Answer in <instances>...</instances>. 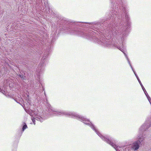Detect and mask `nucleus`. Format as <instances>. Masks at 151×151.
I'll return each instance as SVG.
<instances>
[{"mask_svg":"<svg viewBox=\"0 0 151 151\" xmlns=\"http://www.w3.org/2000/svg\"><path fill=\"white\" fill-rule=\"evenodd\" d=\"M22 126V131L23 132L27 128V126L26 124L24 122H23Z\"/></svg>","mask_w":151,"mask_h":151,"instance_id":"nucleus-4","label":"nucleus"},{"mask_svg":"<svg viewBox=\"0 0 151 151\" xmlns=\"http://www.w3.org/2000/svg\"><path fill=\"white\" fill-rule=\"evenodd\" d=\"M98 25H99V26H101L102 27L104 25V24L103 23H99L98 24Z\"/></svg>","mask_w":151,"mask_h":151,"instance_id":"nucleus-7","label":"nucleus"},{"mask_svg":"<svg viewBox=\"0 0 151 151\" xmlns=\"http://www.w3.org/2000/svg\"><path fill=\"white\" fill-rule=\"evenodd\" d=\"M37 118L38 119L40 122H42V119L41 117H40V118Z\"/></svg>","mask_w":151,"mask_h":151,"instance_id":"nucleus-8","label":"nucleus"},{"mask_svg":"<svg viewBox=\"0 0 151 151\" xmlns=\"http://www.w3.org/2000/svg\"><path fill=\"white\" fill-rule=\"evenodd\" d=\"M19 76L23 79H25L26 78V76L24 73H22L21 74H19Z\"/></svg>","mask_w":151,"mask_h":151,"instance_id":"nucleus-5","label":"nucleus"},{"mask_svg":"<svg viewBox=\"0 0 151 151\" xmlns=\"http://www.w3.org/2000/svg\"><path fill=\"white\" fill-rule=\"evenodd\" d=\"M47 109L48 110V111L49 112H50L51 111L54 112H55L54 114H56V115H65L67 116H70L72 118L75 117L76 118L80 121H84V123L85 124L89 125L91 128L95 131L96 133L104 141H106L107 143L109 144L112 146L116 149H116L118 147L116 145L114 144L113 142L114 141L113 139L107 136H104L102 135L95 128L94 125L89 120L84 118L83 116L78 115L77 114L72 113L71 112H64L63 111H57L55 110L52 109V107L50 104H48L47 106Z\"/></svg>","mask_w":151,"mask_h":151,"instance_id":"nucleus-1","label":"nucleus"},{"mask_svg":"<svg viewBox=\"0 0 151 151\" xmlns=\"http://www.w3.org/2000/svg\"><path fill=\"white\" fill-rule=\"evenodd\" d=\"M14 100L17 102L18 103H19V101L17 99H15Z\"/></svg>","mask_w":151,"mask_h":151,"instance_id":"nucleus-10","label":"nucleus"},{"mask_svg":"<svg viewBox=\"0 0 151 151\" xmlns=\"http://www.w3.org/2000/svg\"><path fill=\"white\" fill-rule=\"evenodd\" d=\"M71 28V27H70L69 28V29H71V28Z\"/></svg>","mask_w":151,"mask_h":151,"instance_id":"nucleus-15","label":"nucleus"},{"mask_svg":"<svg viewBox=\"0 0 151 151\" xmlns=\"http://www.w3.org/2000/svg\"><path fill=\"white\" fill-rule=\"evenodd\" d=\"M124 10L125 9H124V8H123V11L124 10Z\"/></svg>","mask_w":151,"mask_h":151,"instance_id":"nucleus-14","label":"nucleus"},{"mask_svg":"<svg viewBox=\"0 0 151 151\" xmlns=\"http://www.w3.org/2000/svg\"><path fill=\"white\" fill-rule=\"evenodd\" d=\"M150 125L149 124H144L140 128V131L139 134H138L137 137V140L133 144L132 148L134 150H138L139 147V145H142V142H143L144 137L142 135V132L146 131V129H148L150 127Z\"/></svg>","mask_w":151,"mask_h":151,"instance_id":"nucleus-2","label":"nucleus"},{"mask_svg":"<svg viewBox=\"0 0 151 151\" xmlns=\"http://www.w3.org/2000/svg\"><path fill=\"white\" fill-rule=\"evenodd\" d=\"M125 18L126 22H127V24L129 23L128 20L129 19V17L128 15H127V13H126L125 14Z\"/></svg>","mask_w":151,"mask_h":151,"instance_id":"nucleus-6","label":"nucleus"},{"mask_svg":"<svg viewBox=\"0 0 151 151\" xmlns=\"http://www.w3.org/2000/svg\"><path fill=\"white\" fill-rule=\"evenodd\" d=\"M137 79H138V80L139 83L141 86L146 96H147L148 99L149 101L150 102V97L149 96L147 91H146L145 89V88L143 86L142 84V83L140 81L139 79H138V78H137Z\"/></svg>","mask_w":151,"mask_h":151,"instance_id":"nucleus-3","label":"nucleus"},{"mask_svg":"<svg viewBox=\"0 0 151 151\" xmlns=\"http://www.w3.org/2000/svg\"><path fill=\"white\" fill-rule=\"evenodd\" d=\"M136 76V77H137V78H138V79H139V78H138V77L137 76Z\"/></svg>","mask_w":151,"mask_h":151,"instance_id":"nucleus-13","label":"nucleus"},{"mask_svg":"<svg viewBox=\"0 0 151 151\" xmlns=\"http://www.w3.org/2000/svg\"><path fill=\"white\" fill-rule=\"evenodd\" d=\"M32 122L33 123L35 124V119H32Z\"/></svg>","mask_w":151,"mask_h":151,"instance_id":"nucleus-9","label":"nucleus"},{"mask_svg":"<svg viewBox=\"0 0 151 151\" xmlns=\"http://www.w3.org/2000/svg\"><path fill=\"white\" fill-rule=\"evenodd\" d=\"M74 24L73 23H71V27H72V26Z\"/></svg>","mask_w":151,"mask_h":151,"instance_id":"nucleus-11","label":"nucleus"},{"mask_svg":"<svg viewBox=\"0 0 151 151\" xmlns=\"http://www.w3.org/2000/svg\"><path fill=\"white\" fill-rule=\"evenodd\" d=\"M47 56V55H46L45 56V58H44L43 60H44L45 58H46Z\"/></svg>","mask_w":151,"mask_h":151,"instance_id":"nucleus-12","label":"nucleus"}]
</instances>
